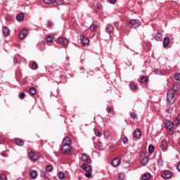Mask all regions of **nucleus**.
Here are the masks:
<instances>
[{"mask_svg":"<svg viewBox=\"0 0 180 180\" xmlns=\"http://www.w3.org/2000/svg\"><path fill=\"white\" fill-rule=\"evenodd\" d=\"M176 94H180V84L179 83H175L173 85V88L168 90L167 99V102H169L171 105L175 102V99H176Z\"/></svg>","mask_w":180,"mask_h":180,"instance_id":"nucleus-1","label":"nucleus"},{"mask_svg":"<svg viewBox=\"0 0 180 180\" xmlns=\"http://www.w3.org/2000/svg\"><path fill=\"white\" fill-rule=\"evenodd\" d=\"M81 168L83 171L86 172L84 175L86 178H91L92 176V169L89 164L83 163L81 166Z\"/></svg>","mask_w":180,"mask_h":180,"instance_id":"nucleus-2","label":"nucleus"},{"mask_svg":"<svg viewBox=\"0 0 180 180\" xmlns=\"http://www.w3.org/2000/svg\"><path fill=\"white\" fill-rule=\"evenodd\" d=\"M140 25H141V22L139 20H131L129 22V26L131 29H137Z\"/></svg>","mask_w":180,"mask_h":180,"instance_id":"nucleus-3","label":"nucleus"},{"mask_svg":"<svg viewBox=\"0 0 180 180\" xmlns=\"http://www.w3.org/2000/svg\"><path fill=\"white\" fill-rule=\"evenodd\" d=\"M28 157L31 161H37L40 158L39 153L36 152L31 151L28 153Z\"/></svg>","mask_w":180,"mask_h":180,"instance_id":"nucleus-4","label":"nucleus"},{"mask_svg":"<svg viewBox=\"0 0 180 180\" xmlns=\"http://www.w3.org/2000/svg\"><path fill=\"white\" fill-rule=\"evenodd\" d=\"M165 127H167L169 129V134L172 136L174 134V123L171 121H166L165 122Z\"/></svg>","mask_w":180,"mask_h":180,"instance_id":"nucleus-5","label":"nucleus"},{"mask_svg":"<svg viewBox=\"0 0 180 180\" xmlns=\"http://www.w3.org/2000/svg\"><path fill=\"white\" fill-rule=\"evenodd\" d=\"M82 161L84 162V164H91V158L86 153L82 154Z\"/></svg>","mask_w":180,"mask_h":180,"instance_id":"nucleus-6","label":"nucleus"},{"mask_svg":"<svg viewBox=\"0 0 180 180\" xmlns=\"http://www.w3.org/2000/svg\"><path fill=\"white\" fill-rule=\"evenodd\" d=\"M61 151L63 154L71 153V146L62 145Z\"/></svg>","mask_w":180,"mask_h":180,"instance_id":"nucleus-7","label":"nucleus"},{"mask_svg":"<svg viewBox=\"0 0 180 180\" xmlns=\"http://www.w3.org/2000/svg\"><path fill=\"white\" fill-rule=\"evenodd\" d=\"M80 41L82 46H89V39L85 38L82 34L80 35Z\"/></svg>","mask_w":180,"mask_h":180,"instance_id":"nucleus-8","label":"nucleus"},{"mask_svg":"<svg viewBox=\"0 0 180 180\" xmlns=\"http://www.w3.org/2000/svg\"><path fill=\"white\" fill-rule=\"evenodd\" d=\"M141 136V133L140 132V129H136L133 133V139L134 140H139Z\"/></svg>","mask_w":180,"mask_h":180,"instance_id":"nucleus-9","label":"nucleus"},{"mask_svg":"<svg viewBox=\"0 0 180 180\" xmlns=\"http://www.w3.org/2000/svg\"><path fill=\"white\" fill-rule=\"evenodd\" d=\"M58 44H68V39L63 37H59L56 39Z\"/></svg>","mask_w":180,"mask_h":180,"instance_id":"nucleus-10","label":"nucleus"},{"mask_svg":"<svg viewBox=\"0 0 180 180\" xmlns=\"http://www.w3.org/2000/svg\"><path fill=\"white\" fill-rule=\"evenodd\" d=\"M62 146H71V139L68 136H65L63 140Z\"/></svg>","mask_w":180,"mask_h":180,"instance_id":"nucleus-11","label":"nucleus"},{"mask_svg":"<svg viewBox=\"0 0 180 180\" xmlns=\"http://www.w3.org/2000/svg\"><path fill=\"white\" fill-rule=\"evenodd\" d=\"M2 33L4 37H8V36L11 34V30H9V28L8 27H4L2 30Z\"/></svg>","mask_w":180,"mask_h":180,"instance_id":"nucleus-12","label":"nucleus"},{"mask_svg":"<svg viewBox=\"0 0 180 180\" xmlns=\"http://www.w3.org/2000/svg\"><path fill=\"white\" fill-rule=\"evenodd\" d=\"M172 176V173L169 170H166L162 174L163 178H166L167 179H169Z\"/></svg>","mask_w":180,"mask_h":180,"instance_id":"nucleus-13","label":"nucleus"},{"mask_svg":"<svg viewBox=\"0 0 180 180\" xmlns=\"http://www.w3.org/2000/svg\"><path fill=\"white\" fill-rule=\"evenodd\" d=\"M26 36H27V29H24L20 33L19 37H20V40H23V39H25V37H26Z\"/></svg>","mask_w":180,"mask_h":180,"instance_id":"nucleus-14","label":"nucleus"},{"mask_svg":"<svg viewBox=\"0 0 180 180\" xmlns=\"http://www.w3.org/2000/svg\"><path fill=\"white\" fill-rule=\"evenodd\" d=\"M23 19H25V14H23L22 13H20L17 15L16 20L18 22H22V20H23Z\"/></svg>","mask_w":180,"mask_h":180,"instance_id":"nucleus-15","label":"nucleus"},{"mask_svg":"<svg viewBox=\"0 0 180 180\" xmlns=\"http://www.w3.org/2000/svg\"><path fill=\"white\" fill-rule=\"evenodd\" d=\"M98 27H99V25L93 22V24L91 25L90 26V30L91 32H95V30H96V29H98Z\"/></svg>","mask_w":180,"mask_h":180,"instance_id":"nucleus-16","label":"nucleus"},{"mask_svg":"<svg viewBox=\"0 0 180 180\" xmlns=\"http://www.w3.org/2000/svg\"><path fill=\"white\" fill-rule=\"evenodd\" d=\"M30 175L32 179H36L37 177V172L36 170H31Z\"/></svg>","mask_w":180,"mask_h":180,"instance_id":"nucleus-17","label":"nucleus"},{"mask_svg":"<svg viewBox=\"0 0 180 180\" xmlns=\"http://www.w3.org/2000/svg\"><path fill=\"white\" fill-rule=\"evenodd\" d=\"M164 47H168L169 46V37H165L163 39Z\"/></svg>","mask_w":180,"mask_h":180,"instance_id":"nucleus-18","label":"nucleus"},{"mask_svg":"<svg viewBox=\"0 0 180 180\" xmlns=\"http://www.w3.org/2000/svg\"><path fill=\"white\" fill-rule=\"evenodd\" d=\"M141 163L143 164V165H146V164H148V157L147 156H144V157H141Z\"/></svg>","mask_w":180,"mask_h":180,"instance_id":"nucleus-19","label":"nucleus"},{"mask_svg":"<svg viewBox=\"0 0 180 180\" xmlns=\"http://www.w3.org/2000/svg\"><path fill=\"white\" fill-rule=\"evenodd\" d=\"M15 143L17 144V146H20V147H22V146L25 144V141L19 138H17L15 139Z\"/></svg>","mask_w":180,"mask_h":180,"instance_id":"nucleus-20","label":"nucleus"},{"mask_svg":"<svg viewBox=\"0 0 180 180\" xmlns=\"http://www.w3.org/2000/svg\"><path fill=\"white\" fill-rule=\"evenodd\" d=\"M119 164H120V161L119 160V158H115L112 162V165L113 167H117L119 166Z\"/></svg>","mask_w":180,"mask_h":180,"instance_id":"nucleus-21","label":"nucleus"},{"mask_svg":"<svg viewBox=\"0 0 180 180\" xmlns=\"http://www.w3.org/2000/svg\"><path fill=\"white\" fill-rule=\"evenodd\" d=\"M140 82L141 84H147V82H148V78L146 76H143L141 77Z\"/></svg>","mask_w":180,"mask_h":180,"instance_id":"nucleus-22","label":"nucleus"},{"mask_svg":"<svg viewBox=\"0 0 180 180\" xmlns=\"http://www.w3.org/2000/svg\"><path fill=\"white\" fill-rule=\"evenodd\" d=\"M161 148L163 151H165L167 150V141H162L161 142Z\"/></svg>","mask_w":180,"mask_h":180,"instance_id":"nucleus-23","label":"nucleus"},{"mask_svg":"<svg viewBox=\"0 0 180 180\" xmlns=\"http://www.w3.org/2000/svg\"><path fill=\"white\" fill-rule=\"evenodd\" d=\"M129 88L131 91H137V86H136L134 82L129 84Z\"/></svg>","mask_w":180,"mask_h":180,"instance_id":"nucleus-24","label":"nucleus"},{"mask_svg":"<svg viewBox=\"0 0 180 180\" xmlns=\"http://www.w3.org/2000/svg\"><path fill=\"white\" fill-rule=\"evenodd\" d=\"M30 95H32V96L34 95H36V89L34 87H30L29 90Z\"/></svg>","mask_w":180,"mask_h":180,"instance_id":"nucleus-25","label":"nucleus"},{"mask_svg":"<svg viewBox=\"0 0 180 180\" xmlns=\"http://www.w3.org/2000/svg\"><path fill=\"white\" fill-rule=\"evenodd\" d=\"M105 30L107 32V33H112V32H113V27H112V25H108L106 27H105Z\"/></svg>","mask_w":180,"mask_h":180,"instance_id":"nucleus-26","label":"nucleus"},{"mask_svg":"<svg viewBox=\"0 0 180 180\" xmlns=\"http://www.w3.org/2000/svg\"><path fill=\"white\" fill-rule=\"evenodd\" d=\"M150 178H151V174L150 173L145 174L142 176L143 180H148Z\"/></svg>","mask_w":180,"mask_h":180,"instance_id":"nucleus-27","label":"nucleus"},{"mask_svg":"<svg viewBox=\"0 0 180 180\" xmlns=\"http://www.w3.org/2000/svg\"><path fill=\"white\" fill-rule=\"evenodd\" d=\"M162 34H160V32H157V34H155V39L157 41H160V39H161L162 37Z\"/></svg>","mask_w":180,"mask_h":180,"instance_id":"nucleus-28","label":"nucleus"},{"mask_svg":"<svg viewBox=\"0 0 180 180\" xmlns=\"http://www.w3.org/2000/svg\"><path fill=\"white\" fill-rule=\"evenodd\" d=\"M153 72L155 75H162V70L160 69H155Z\"/></svg>","mask_w":180,"mask_h":180,"instance_id":"nucleus-29","label":"nucleus"},{"mask_svg":"<svg viewBox=\"0 0 180 180\" xmlns=\"http://www.w3.org/2000/svg\"><path fill=\"white\" fill-rule=\"evenodd\" d=\"M58 176L59 179H64L65 174H64V172H59L58 173Z\"/></svg>","mask_w":180,"mask_h":180,"instance_id":"nucleus-30","label":"nucleus"},{"mask_svg":"<svg viewBox=\"0 0 180 180\" xmlns=\"http://www.w3.org/2000/svg\"><path fill=\"white\" fill-rule=\"evenodd\" d=\"M148 150L150 154H153V153H154V146L150 145L148 148Z\"/></svg>","mask_w":180,"mask_h":180,"instance_id":"nucleus-31","label":"nucleus"},{"mask_svg":"<svg viewBox=\"0 0 180 180\" xmlns=\"http://www.w3.org/2000/svg\"><path fill=\"white\" fill-rule=\"evenodd\" d=\"M38 65L37 63L36 62H33V63L31 65V68L32 70H37Z\"/></svg>","mask_w":180,"mask_h":180,"instance_id":"nucleus-32","label":"nucleus"},{"mask_svg":"<svg viewBox=\"0 0 180 180\" xmlns=\"http://www.w3.org/2000/svg\"><path fill=\"white\" fill-rule=\"evenodd\" d=\"M174 123L176 126H178V124H180V115H178V117L176 118V120H174Z\"/></svg>","mask_w":180,"mask_h":180,"instance_id":"nucleus-33","label":"nucleus"},{"mask_svg":"<svg viewBox=\"0 0 180 180\" xmlns=\"http://www.w3.org/2000/svg\"><path fill=\"white\" fill-rule=\"evenodd\" d=\"M44 2L47 5H51V4H53L54 0H44Z\"/></svg>","mask_w":180,"mask_h":180,"instance_id":"nucleus-34","label":"nucleus"},{"mask_svg":"<svg viewBox=\"0 0 180 180\" xmlns=\"http://www.w3.org/2000/svg\"><path fill=\"white\" fill-rule=\"evenodd\" d=\"M96 148H98V150H103V148L102 147V143L98 142L96 144Z\"/></svg>","mask_w":180,"mask_h":180,"instance_id":"nucleus-35","label":"nucleus"},{"mask_svg":"<svg viewBox=\"0 0 180 180\" xmlns=\"http://www.w3.org/2000/svg\"><path fill=\"white\" fill-rule=\"evenodd\" d=\"M53 41V37L51 35H49L46 37V41L48 43H51V41Z\"/></svg>","mask_w":180,"mask_h":180,"instance_id":"nucleus-36","label":"nucleus"},{"mask_svg":"<svg viewBox=\"0 0 180 180\" xmlns=\"http://www.w3.org/2000/svg\"><path fill=\"white\" fill-rule=\"evenodd\" d=\"M51 169H53V166L48 165L46 167V171H47L48 172H51Z\"/></svg>","mask_w":180,"mask_h":180,"instance_id":"nucleus-37","label":"nucleus"},{"mask_svg":"<svg viewBox=\"0 0 180 180\" xmlns=\"http://www.w3.org/2000/svg\"><path fill=\"white\" fill-rule=\"evenodd\" d=\"M94 134L95 136H96L97 137H99L101 136V132L96 129H94Z\"/></svg>","mask_w":180,"mask_h":180,"instance_id":"nucleus-38","label":"nucleus"},{"mask_svg":"<svg viewBox=\"0 0 180 180\" xmlns=\"http://www.w3.org/2000/svg\"><path fill=\"white\" fill-rule=\"evenodd\" d=\"M174 79H176V81H180V73L174 75Z\"/></svg>","mask_w":180,"mask_h":180,"instance_id":"nucleus-39","label":"nucleus"},{"mask_svg":"<svg viewBox=\"0 0 180 180\" xmlns=\"http://www.w3.org/2000/svg\"><path fill=\"white\" fill-rule=\"evenodd\" d=\"M25 96H26V94H25V92H22L20 96H19V98L20 99H24L25 98Z\"/></svg>","mask_w":180,"mask_h":180,"instance_id":"nucleus-40","label":"nucleus"},{"mask_svg":"<svg viewBox=\"0 0 180 180\" xmlns=\"http://www.w3.org/2000/svg\"><path fill=\"white\" fill-rule=\"evenodd\" d=\"M124 179V174L123 173L120 174L119 175V180Z\"/></svg>","mask_w":180,"mask_h":180,"instance_id":"nucleus-41","label":"nucleus"},{"mask_svg":"<svg viewBox=\"0 0 180 180\" xmlns=\"http://www.w3.org/2000/svg\"><path fill=\"white\" fill-rule=\"evenodd\" d=\"M127 141H129V140L127 139V137L124 136L122 139V142L124 143V144H127Z\"/></svg>","mask_w":180,"mask_h":180,"instance_id":"nucleus-42","label":"nucleus"},{"mask_svg":"<svg viewBox=\"0 0 180 180\" xmlns=\"http://www.w3.org/2000/svg\"><path fill=\"white\" fill-rule=\"evenodd\" d=\"M54 2H56L58 5H61L63 4L62 0H54Z\"/></svg>","mask_w":180,"mask_h":180,"instance_id":"nucleus-43","label":"nucleus"},{"mask_svg":"<svg viewBox=\"0 0 180 180\" xmlns=\"http://www.w3.org/2000/svg\"><path fill=\"white\" fill-rule=\"evenodd\" d=\"M131 117H132V119H136L137 117V114H136L135 112H133L131 115Z\"/></svg>","mask_w":180,"mask_h":180,"instance_id":"nucleus-44","label":"nucleus"},{"mask_svg":"<svg viewBox=\"0 0 180 180\" xmlns=\"http://www.w3.org/2000/svg\"><path fill=\"white\" fill-rule=\"evenodd\" d=\"M1 180H7L6 176H5V174H1Z\"/></svg>","mask_w":180,"mask_h":180,"instance_id":"nucleus-45","label":"nucleus"},{"mask_svg":"<svg viewBox=\"0 0 180 180\" xmlns=\"http://www.w3.org/2000/svg\"><path fill=\"white\" fill-rule=\"evenodd\" d=\"M112 110H113V109H112L111 108H107L108 113H111Z\"/></svg>","mask_w":180,"mask_h":180,"instance_id":"nucleus-46","label":"nucleus"},{"mask_svg":"<svg viewBox=\"0 0 180 180\" xmlns=\"http://www.w3.org/2000/svg\"><path fill=\"white\" fill-rule=\"evenodd\" d=\"M47 26H48L49 27H50V26H53V22L49 21V22H48V24H47Z\"/></svg>","mask_w":180,"mask_h":180,"instance_id":"nucleus-47","label":"nucleus"},{"mask_svg":"<svg viewBox=\"0 0 180 180\" xmlns=\"http://www.w3.org/2000/svg\"><path fill=\"white\" fill-rule=\"evenodd\" d=\"M117 0H109L110 4H116Z\"/></svg>","mask_w":180,"mask_h":180,"instance_id":"nucleus-48","label":"nucleus"},{"mask_svg":"<svg viewBox=\"0 0 180 180\" xmlns=\"http://www.w3.org/2000/svg\"><path fill=\"white\" fill-rule=\"evenodd\" d=\"M176 169H178V171H179L180 172V163H179L176 166Z\"/></svg>","mask_w":180,"mask_h":180,"instance_id":"nucleus-49","label":"nucleus"},{"mask_svg":"<svg viewBox=\"0 0 180 180\" xmlns=\"http://www.w3.org/2000/svg\"><path fill=\"white\" fill-rule=\"evenodd\" d=\"M42 174L44 176H47V175H46V171H42Z\"/></svg>","mask_w":180,"mask_h":180,"instance_id":"nucleus-50","label":"nucleus"},{"mask_svg":"<svg viewBox=\"0 0 180 180\" xmlns=\"http://www.w3.org/2000/svg\"><path fill=\"white\" fill-rule=\"evenodd\" d=\"M114 26H115V27H118V24H117V22H114Z\"/></svg>","mask_w":180,"mask_h":180,"instance_id":"nucleus-51","label":"nucleus"},{"mask_svg":"<svg viewBox=\"0 0 180 180\" xmlns=\"http://www.w3.org/2000/svg\"><path fill=\"white\" fill-rule=\"evenodd\" d=\"M17 180H23V179H22V178H20V179H17Z\"/></svg>","mask_w":180,"mask_h":180,"instance_id":"nucleus-52","label":"nucleus"},{"mask_svg":"<svg viewBox=\"0 0 180 180\" xmlns=\"http://www.w3.org/2000/svg\"><path fill=\"white\" fill-rule=\"evenodd\" d=\"M3 155V157H5V155Z\"/></svg>","mask_w":180,"mask_h":180,"instance_id":"nucleus-53","label":"nucleus"},{"mask_svg":"<svg viewBox=\"0 0 180 180\" xmlns=\"http://www.w3.org/2000/svg\"><path fill=\"white\" fill-rule=\"evenodd\" d=\"M79 179H81V177H79Z\"/></svg>","mask_w":180,"mask_h":180,"instance_id":"nucleus-54","label":"nucleus"}]
</instances>
